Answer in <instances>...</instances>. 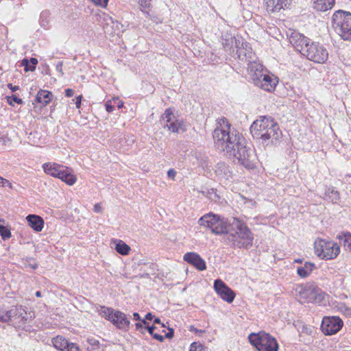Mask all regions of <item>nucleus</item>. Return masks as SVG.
<instances>
[{
    "label": "nucleus",
    "instance_id": "f257e3e1",
    "mask_svg": "<svg viewBox=\"0 0 351 351\" xmlns=\"http://www.w3.org/2000/svg\"><path fill=\"white\" fill-rule=\"evenodd\" d=\"M216 148L228 157H233L247 169L254 167V152L245 145L242 133H214Z\"/></svg>",
    "mask_w": 351,
    "mask_h": 351
},
{
    "label": "nucleus",
    "instance_id": "f03ea898",
    "mask_svg": "<svg viewBox=\"0 0 351 351\" xmlns=\"http://www.w3.org/2000/svg\"><path fill=\"white\" fill-rule=\"evenodd\" d=\"M226 231L227 242L235 248L250 249L253 245L254 234L247 224L237 218L228 221Z\"/></svg>",
    "mask_w": 351,
    "mask_h": 351
},
{
    "label": "nucleus",
    "instance_id": "7ed1b4c3",
    "mask_svg": "<svg viewBox=\"0 0 351 351\" xmlns=\"http://www.w3.org/2000/svg\"><path fill=\"white\" fill-rule=\"evenodd\" d=\"M332 27L343 40H351V13L341 10L336 11L332 17Z\"/></svg>",
    "mask_w": 351,
    "mask_h": 351
},
{
    "label": "nucleus",
    "instance_id": "20e7f679",
    "mask_svg": "<svg viewBox=\"0 0 351 351\" xmlns=\"http://www.w3.org/2000/svg\"><path fill=\"white\" fill-rule=\"evenodd\" d=\"M248 339L250 343L254 346L258 351L278 350V343L276 339L269 333L264 331L250 334Z\"/></svg>",
    "mask_w": 351,
    "mask_h": 351
},
{
    "label": "nucleus",
    "instance_id": "39448f33",
    "mask_svg": "<svg viewBox=\"0 0 351 351\" xmlns=\"http://www.w3.org/2000/svg\"><path fill=\"white\" fill-rule=\"evenodd\" d=\"M45 173L51 176L58 178L69 185H73L77 180L71 169L57 163L47 162L43 165Z\"/></svg>",
    "mask_w": 351,
    "mask_h": 351
},
{
    "label": "nucleus",
    "instance_id": "423d86ee",
    "mask_svg": "<svg viewBox=\"0 0 351 351\" xmlns=\"http://www.w3.org/2000/svg\"><path fill=\"white\" fill-rule=\"evenodd\" d=\"M228 223L225 218L212 213L203 215L198 220L200 226L210 229L215 234H223Z\"/></svg>",
    "mask_w": 351,
    "mask_h": 351
},
{
    "label": "nucleus",
    "instance_id": "0eeeda50",
    "mask_svg": "<svg viewBox=\"0 0 351 351\" xmlns=\"http://www.w3.org/2000/svg\"><path fill=\"white\" fill-rule=\"evenodd\" d=\"M314 248L316 255L325 260L333 259L340 252V247L337 243L325 239L315 241Z\"/></svg>",
    "mask_w": 351,
    "mask_h": 351
},
{
    "label": "nucleus",
    "instance_id": "6e6552de",
    "mask_svg": "<svg viewBox=\"0 0 351 351\" xmlns=\"http://www.w3.org/2000/svg\"><path fill=\"white\" fill-rule=\"evenodd\" d=\"M304 49L303 56H306L309 60L315 63L323 64L328 58V52L324 45L319 43H312Z\"/></svg>",
    "mask_w": 351,
    "mask_h": 351
},
{
    "label": "nucleus",
    "instance_id": "1a4fd4ad",
    "mask_svg": "<svg viewBox=\"0 0 351 351\" xmlns=\"http://www.w3.org/2000/svg\"><path fill=\"white\" fill-rule=\"evenodd\" d=\"M161 123L165 128L171 132L186 131L189 130L188 124L182 119L176 118L171 108H167L161 117Z\"/></svg>",
    "mask_w": 351,
    "mask_h": 351
},
{
    "label": "nucleus",
    "instance_id": "9d476101",
    "mask_svg": "<svg viewBox=\"0 0 351 351\" xmlns=\"http://www.w3.org/2000/svg\"><path fill=\"white\" fill-rule=\"evenodd\" d=\"M8 322L18 329L26 330L27 324L30 322L27 313L22 307H14L8 311Z\"/></svg>",
    "mask_w": 351,
    "mask_h": 351
},
{
    "label": "nucleus",
    "instance_id": "9b49d317",
    "mask_svg": "<svg viewBox=\"0 0 351 351\" xmlns=\"http://www.w3.org/2000/svg\"><path fill=\"white\" fill-rule=\"evenodd\" d=\"M300 295L308 302L317 303L324 299L321 289L314 285H306L300 291Z\"/></svg>",
    "mask_w": 351,
    "mask_h": 351
},
{
    "label": "nucleus",
    "instance_id": "f8f14e48",
    "mask_svg": "<svg viewBox=\"0 0 351 351\" xmlns=\"http://www.w3.org/2000/svg\"><path fill=\"white\" fill-rule=\"evenodd\" d=\"M343 325V321L339 317H324L321 327L324 333L332 335L339 332Z\"/></svg>",
    "mask_w": 351,
    "mask_h": 351
},
{
    "label": "nucleus",
    "instance_id": "ddd939ff",
    "mask_svg": "<svg viewBox=\"0 0 351 351\" xmlns=\"http://www.w3.org/2000/svg\"><path fill=\"white\" fill-rule=\"evenodd\" d=\"M278 130L277 123L271 118L261 117L253 122L250 127V131L252 132H276Z\"/></svg>",
    "mask_w": 351,
    "mask_h": 351
},
{
    "label": "nucleus",
    "instance_id": "4468645a",
    "mask_svg": "<svg viewBox=\"0 0 351 351\" xmlns=\"http://www.w3.org/2000/svg\"><path fill=\"white\" fill-rule=\"evenodd\" d=\"M234 40L238 58L242 61L248 62V63L254 61L255 55L252 52V48L247 43L241 42L240 38H234Z\"/></svg>",
    "mask_w": 351,
    "mask_h": 351
},
{
    "label": "nucleus",
    "instance_id": "2eb2a0df",
    "mask_svg": "<svg viewBox=\"0 0 351 351\" xmlns=\"http://www.w3.org/2000/svg\"><path fill=\"white\" fill-rule=\"evenodd\" d=\"M214 289L222 300L228 303L232 302L235 294L221 280L217 279L214 282Z\"/></svg>",
    "mask_w": 351,
    "mask_h": 351
},
{
    "label": "nucleus",
    "instance_id": "dca6fc26",
    "mask_svg": "<svg viewBox=\"0 0 351 351\" xmlns=\"http://www.w3.org/2000/svg\"><path fill=\"white\" fill-rule=\"evenodd\" d=\"M289 42L295 49L303 55L304 49L309 45V39L298 32H293L289 38Z\"/></svg>",
    "mask_w": 351,
    "mask_h": 351
},
{
    "label": "nucleus",
    "instance_id": "f3484780",
    "mask_svg": "<svg viewBox=\"0 0 351 351\" xmlns=\"http://www.w3.org/2000/svg\"><path fill=\"white\" fill-rule=\"evenodd\" d=\"M247 69L254 84L258 83L260 79L267 73V71L263 68V64L255 60L248 63Z\"/></svg>",
    "mask_w": 351,
    "mask_h": 351
},
{
    "label": "nucleus",
    "instance_id": "a211bd4d",
    "mask_svg": "<svg viewBox=\"0 0 351 351\" xmlns=\"http://www.w3.org/2000/svg\"><path fill=\"white\" fill-rule=\"evenodd\" d=\"M277 84L278 80L276 77L266 73L260 79V82L255 83L254 85L265 91L272 92Z\"/></svg>",
    "mask_w": 351,
    "mask_h": 351
},
{
    "label": "nucleus",
    "instance_id": "6ab92c4d",
    "mask_svg": "<svg viewBox=\"0 0 351 351\" xmlns=\"http://www.w3.org/2000/svg\"><path fill=\"white\" fill-rule=\"evenodd\" d=\"M111 322L119 329L128 331L130 328V322L128 317L124 313L116 311Z\"/></svg>",
    "mask_w": 351,
    "mask_h": 351
},
{
    "label": "nucleus",
    "instance_id": "aec40b11",
    "mask_svg": "<svg viewBox=\"0 0 351 351\" xmlns=\"http://www.w3.org/2000/svg\"><path fill=\"white\" fill-rule=\"evenodd\" d=\"M184 260L188 263L193 265L200 271L205 270L206 265L205 261L199 254L195 252H187L184 255Z\"/></svg>",
    "mask_w": 351,
    "mask_h": 351
},
{
    "label": "nucleus",
    "instance_id": "412c9836",
    "mask_svg": "<svg viewBox=\"0 0 351 351\" xmlns=\"http://www.w3.org/2000/svg\"><path fill=\"white\" fill-rule=\"evenodd\" d=\"M215 173L218 179L221 181L228 180L232 176V171L228 165L224 162H219L215 168Z\"/></svg>",
    "mask_w": 351,
    "mask_h": 351
},
{
    "label": "nucleus",
    "instance_id": "4be33fe9",
    "mask_svg": "<svg viewBox=\"0 0 351 351\" xmlns=\"http://www.w3.org/2000/svg\"><path fill=\"white\" fill-rule=\"evenodd\" d=\"M29 226L36 232H40L44 227L43 219L36 215H29L26 217Z\"/></svg>",
    "mask_w": 351,
    "mask_h": 351
},
{
    "label": "nucleus",
    "instance_id": "5701e85b",
    "mask_svg": "<svg viewBox=\"0 0 351 351\" xmlns=\"http://www.w3.org/2000/svg\"><path fill=\"white\" fill-rule=\"evenodd\" d=\"M264 1L268 12H276L286 5L287 0H264Z\"/></svg>",
    "mask_w": 351,
    "mask_h": 351
},
{
    "label": "nucleus",
    "instance_id": "b1692460",
    "mask_svg": "<svg viewBox=\"0 0 351 351\" xmlns=\"http://www.w3.org/2000/svg\"><path fill=\"white\" fill-rule=\"evenodd\" d=\"M335 0H315L313 3V8L317 11L325 12L331 9Z\"/></svg>",
    "mask_w": 351,
    "mask_h": 351
},
{
    "label": "nucleus",
    "instance_id": "393cba45",
    "mask_svg": "<svg viewBox=\"0 0 351 351\" xmlns=\"http://www.w3.org/2000/svg\"><path fill=\"white\" fill-rule=\"evenodd\" d=\"M52 94L46 90H40L36 95V101L45 106L51 101Z\"/></svg>",
    "mask_w": 351,
    "mask_h": 351
},
{
    "label": "nucleus",
    "instance_id": "a878e982",
    "mask_svg": "<svg viewBox=\"0 0 351 351\" xmlns=\"http://www.w3.org/2000/svg\"><path fill=\"white\" fill-rule=\"evenodd\" d=\"M314 267V263L305 262L303 266L297 268V274L301 278H306L311 274Z\"/></svg>",
    "mask_w": 351,
    "mask_h": 351
},
{
    "label": "nucleus",
    "instance_id": "bb28decb",
    "mask_svg": "<svg viewBox=\"0 0 351 351\" xmlns=\"http://www.w3.org/2000/svg\"><path fill=\"white\" fill-rule=\"evenodd\" d=\"M69 341L62 336H57L52 339V343L57 350L60 351H66V347L69 346Z\"/></svg>",
    "mask_w": 351,
    "mask_h": 351
},
{
    "label": "nucleus",
    "instance_id": "cd10ccee",
    "mask_svg": "<svg viewBox=\"0 0 351 351\" xmlns=\"http://www.w3.org/2000/svg\"><path fill=\"white\" fill-rule=\"evenodd\" d=\"M325 198L332 204H336L339 200L340 195L334 187H328L325 192Z\"/></svg>",
    "mask_w": 351,
    "mask_h": 351
},
{
    "label": "nucleus",
    "instance_id": "c85d7f7f",
    "mask_svg": "<svg viewBox=\"0 0 351 351\" xmlns=\"http://www.w3.org/2000/svg\"><path fill=\"white\" fill-rule=\"evenodd\" d=\"M231 124L225 117H221L217 120V126L214 132H230Z\"/></svg>",
    "mask_w": 351,
    "mask_h": 351
},
{
    "label": "nucleus",
    "instance_id": "c756f323",
    "mask_svg": "<svg viewBox=\"0 0 351 351\" xmlns=\"http://www.w3.org/2000/svg\"><path fill=\"white\" fill-rule=\"evenodd\" d=\"M116 251L121 255H127L130 251V247L123 241L119 240L115 245Z\"/></svg>",
    "mask_w": 351,
    "mask_h": 351
},
{
    "label": "nucleus",
    "instance_id": "7c9ffc66",
    "mask_svg": "<svg viewBox=\"0 0 351 351\" xmlns=\"http://www.w3.org/2000/svg\"><path fill=\"white\" fill-rule=\"evenodd\" d=\"M37 64L38 60L34 58H32L29 61L27 59H23L21 62L22 66L25 67V71H34Z\"/></svg>",
    "mask_w": 351,
    "mask_h": 351
},
{
    "label": "nucleus",
    "instance_id": "2f4dec72",
    "mask_svg": "<svg viewBox=\"0 0 351 351\" xmlns=\"http://www.w3.org/2000/svg\"><path fill=\"white\" fill-rule=\"evenodd\" d=\"M39 134L40 133H25V134L27 136L26 142L32 145L38 146L40 140V136H38Z\"/></svg>",
    "mask_w": 351,
    "mask_h": 351
},
{
    "label": "nucleus",
    "instance_id": "473e14b6",
    "mask_svg": "<svg viewBox=\"0 0 351 351\" xmlns=\"http://www.w3.org/2000/svg\"><path fill=\"white\" fill-rule=\"evenodd\" d=\"M115 312L116 311L113 310L112 308H107L105 306L101 307L100 310V314L106 319L110 322L112 321Z\"/></svg>",
    "mask_w": 351,
    "mask_h": 351
},
{
    "label": "nucleus",
    "instance_id": "72a5a7b5",
    "mask_svg": "<svg viewBox=\"0 0 351 351\" xmlns=\"http://www.w3.org/2000/svg\"><path fill=\"white\" fill-rule=\"evenodd\" d=\"M339 239L343 241L344 247L351 251V233L346 232L343 236H339Z\"/></svg>",
    "mask_w": 351,
    "mask_h": 351
},
{
    "label": "nucleus",
    "instance_id": "f704fd0d",
    "mask_svg": "<svg viewBox=\"0 0 351 351\" xmlns=\"http://www.w3.org/2000/svg\"><path fill=\"white\" fill-rule=\"evenodd\" d=\"M3 223L4 220L0 219V235L3 240H5L11 237V232L9 229L4 226Z\"/></svg>",
    "mask_w": 351,
    "mask_h": 351
},
{
    "label": "nucleus",
    "instance_id": "c9c22d12",
    "mask_svg": "<svg viewBox=\"0 0 351 351\" xmlns=\"http://www.w3.org/2000/svg\"><path fill=\"white\" fill-rule=\"evenodd\" d=\"M7 101L8 104L11 106H14V103L21 104L23 102L21 99L19 98L15 95L7 97Z\"/></svg>",
    "mask_w": 351,
    "mask_h": 351
},
{
    "label": "nucleus",
    "instance_id": "e433bc0d",
    "mask_svg": "<svg viewBox=\"0 0 351 351\" xmlns=\"http://www.w3.org/2000/svg\"><path fill=\"white\" fill-rule=\"evenodd\" d=\"M8 311L5 310L3 308L0 306V322L7 323L9 317H8Z\"/></svg>",
    "mask_w": 351,
    "mask_h": 351
},
{
    "label": "nucleus",
    "instance_id": "4c0bfd02",
    "mask_svg": "<svg viewBox=\"0 0 351 351\" xmlns=\"http://www.w3.org/2000/svg\"><path fill=\"white\" fill-rule=\"evenodd\" d=\"M25 267H30L33 269H36L38 267V264L36 263L33 258H29L26 260V263H25Z\"/></svg>",
    "mask_w": 351,
    "mask_h": 351
},
{
    "label": "nucleus",
    "instance_id": "58836bf2",
    "mask_svg": "<svg viewBox=\"0 0 351 351\" xmlns=\"http://www.w3.org/2000/svg\"><path fill=\"white\" fill-rule=\"evenodd\" d=\"M66 351H81L77 344L74 343H69V346L66 347Z\"/></svg>",
    "mask_w": 351,
    "mask_h": 351
},
{
    "label": "nucleus",
    "instance_id": "ea45409f",
    "mask_svg": "<svg viewBox=\"0 0 351 351\" xmlns=\"http://www.w3.org/2000/svg\"><path fill=\"white\" fill-rule=\"evenodd\" d=\"M190 351H204V348L203 346H202L200 344L198 346H196V343H193L191 346Z\"/></svg>",
    "mask_w": 351,
    "mask_h": 351
},
{
    "label": "nucleus",
    "instance_id": "a19ab883",
    "mask_svg": "<svg viewBox=\"0 0 351 351\" xmlns=\"http://www.w3.org/2000/svg\"><path fill=\"white\" fill-rule=\"evenodd\" d=\"M10 140L4 133H0V145H5Z\"/></svg>",
    "mask_w": 351,
    "mask_h": 351
},
{
    "label": "nucleus",
    "instance_id": "79ce46f5",
    "mask_svg": "<svg viewBox=\"0 0 351 351\" xmlns=\"http://www.w3.org/2000/svg\"><path fill=\"white\" fill-rule=\"evenodd\" d=\"M257 135V138H261L263 141H265L270 138L269 133H255Z\"/></svg>",
    "mask_w": 351,
    "mask_h": 351
},
{
    "label": "nucleus",
    "instance_id": "37998d69",
    "mask_svg": "<svg viewBox=\"0 0 351 351\" xmlns=\"http://www.w3.org/2000/svg\"><path fill=\"white\" fill-rule=\"evenodd\" d=\"M189 330L192 332H195L196 335H197L199 336H202V335L205 332V330H198L197 328H195L193 326H190Z\"/></svg>",
    "mask_w": 351,
    "mask_h": 351
},
{
    "label": "nucleus",
    "instance_id": "c03bdc74",
    "mask_svg": "<svg viewBox=\"0 0 351 351\" xmlns=\"http://www.w3.org/2000/svg\"><path fill=\"white\" fill-rule=\"evenodd\" d=\"M62 66H63V62H59L56 64V71L58 73H60L61 76H63V75H64V73H63V71H62Z\"/></svg>",
    "mask_w": 351,
    "mask_h": 351
},
{
    "label": "nucleus",
    "instance_id": "a18cd8bd",
    "mask_svg": "<svg viewBox=\"0 0 351 351\" xmlns=\"http://www.w3.org/2000/svg\"><path fill=\"white\" fill-rule=\"evenodd\" d=\"M342 312L347 316H351V308L343 306L341 308Z\"/></svg>",
    "mask_w": 351,
    "mask_h": 351
},
{
    "label": "nucleus",
    "instance_id": "49530a36",
    "mask_svg": "<svg viewBox=\"0 0 351 351\" xmlns=\"http://www.w3.org/2000/svg\"><path fill=\"white\" fill-rule=\"evenodd\" d=\"M176 175V171L173 169H170L167 172V176L169 178L174 180Z\"/></svg>",
    "mask_w": 351,
    "mask_h": 351
},
{
    "label": "nucleus",
    "instance_id": "de8ad7c7",
    "mask_svg": "<svg viewBox=\"0 0 351 351\" xmlns=\"http://www.w3.org/2000/svg\"><path fill=\"white\" fill-rule=\"evenodd\" d=\"M1 186H9L10 189H12V184L9 182V180H6V179H5V178H3V180H2V182H1Z\"/></svg>",
    "mask_w": 351,
    "mask_h": 351
},
{
    "label": "nucleus",
    "instance_id": "09e8293b",
    "mask_svg": "<svg viewBox=\"0 0 351 351\" xmlns=\"http://www.w3.org/2000/svg\"><path fill=\"white\" fill-rule=\"evenodd\" d=\"M93 210H94V212L97 213H101L102 207H101V204L99 203L95 204L94 206V208H93Z\"/></svg>",
    "mask_w": 351,
    "mask_h": 351
},
{
    "label": "nucleus",
    "instance_id": "8fccbe9b",
    "mask_svg": "<svg viewBox=\"0 0 351 351\" xmlns=\"http://www.w3.org/2000/svg\"><path fill=\"white\" fill-rule=\"evenodd\" d=\"M106 109L108 112H111L114 110V106L110 104V101L106 102Z\"/></svg>",
    "mask_w": 351,
    "mask_h": 351
},
{
    "label": "nucleus",
    "instance_id": "3c124183",
    "mask_svg": "<svg viewBox=\"0 0 351 351\" xmlns=\"http://www.w3.org/2000/svg\"><path fill=\"white\" fill-rule=\"evenodd\" d=\"M153 338L162 342L164 341V337L162 335H158L157 333H154L153 335H152Z\"/></svg>",
    "mask_w": 351,
    "mask_h": 351
},
{
    "label": "nucleus",
    "instance_id": "603ef678",
    "mask_svg": "<svg viewBox=\"0 0 351 351\" xmlns=\"http://www.w3.org/2000/svg\"><path fill=\"white\" fill-rule=\"evenodd\" d=\"M65 95L68 97H71L74 95V90L71 88H67L65 90Z\"/></svg>",
    "mask_w": 351,
    "mask_h": 351
},
{
    "label": "nucleus",
    "instance_id": "864d4df0",
    "mask_svg": "<svg viewBox=\"0 0 351 351\" xmlns=\"http://www.w3.org/2000/svg\"><path fill=\"white\" fill-rule=\"evenodd\" d=\"M82 99V95H79L76 98L75 106H76L77 108H80Z\"/></svg>",
    "mask_w": 351,
    "mask_h": 351
},
{
    "label": "nucleus",
    "instance_id": "5fc2aeb1",
    "mask_svg": "<svg viewBox=\"0 0 351 351\" xmlns=\"http://www.w3.org/2000/svg\"><path fill=\"white\" fill-rule=\"evenodd\" d=\"M169 332L165 334V337L167 339H171L173 336V330L171 328H169Z\"/></svg>",
    "mask_w": 351,
    "mask_h": 351
},
{
    "label": "nucleus",
    "instance_id": "6e6d98bb",
    "mask_svg": "<svg viewBox=\"0 0 351 351\" xmlns=\"http://www.w3.org/2000/svg\"><path fill=\"white\" fill-rule=\"evenodd\" d=\"M146 328L151 335H153L154 334V330L156 329V327L154 326H147Z\"/></svg>",
    "mask_w": 351,
    "mask_h": 351
},
{
    "label": "nucleus",
    "instance_id": "4d7b16f0",
    "mask_svg": "<svg viewBox=\"0 0 351 351\" xmlns=\"http://www.w3.org/2000/svg\"><path fill=\"white\" fill-rule=\"evenodd\" d=\"M8 86L12 92H15L19 88L18 86H13L12 84H8Z\"/></svg>",
    "mask_w": 351,
    "mask_h": 351
},
{
    "label": "nucleus",
    "instance_id": "13d9d810",
    "mask_svg": "<svg viewBox=\"0 0 351 351\" xmlns=\"http://www.w3.org/2000/svg\"><path fill=\"white\" fill-rule=\"evenodd\" d=\"M88 342L92 346H97L99 344V341L94 339H88Z\"/></svg>",
    "mask_w": 351,
    "mask_h": 351
},
{
    "label": "nucleus",
    "instance_id": "bf43d9fd",
    "mask_svg": "<svg viewBox=\"0 0 351 351\" xmlns=\"http://www.w3.org/2000/svg\"><path fill=\"white\" fill-rule=\"evenodd\" d=\"M133 318L134 320H141V318L138 313H133Z\"/></svg>",
    "mask_w": 351,
    "mask_h": 351
},
{
    "label": "nucleus",
    "instance_id": "052dcab7",
    "mask_svg": "<svg viewBox=\"0 0 351 351\" xmlns=\"http://www.w3.org/2000/svg\"><path fill=\"white\" fill-rule=\"evenodd\" d=\"M154 316L151 313H147L145 315V319L152 320L153 319Z\"/></svg>",
    "mask_w": 351,
    "mask_h": 351
},
{
    "label": "nucleus",
    "instance_id": "680f3d73",
    "mask_svg": "<svg viewBox=\"0 0 351 351\" xmlns=\"http://www.w3.org/2000/svg\"><path fill=\"white\" fill-rule=\"evenodd\" d=\"M136 330L143 329V325L141 322H138L135 324Z\"/></svg>",
    "mask_w": 351,
    "mask_h": 351
},
{
    "label": "nucleus",
    "instance_id": "e2e57ef3",
    "mask_svg": "<svg viewBox=\"0 0 351 351\" xmlns=\"http://www.w3.org/2000/svg\"><path fill=\"white\" fill-rule=\"evenodd\" d=\"M123 106V103L121 101H119L118 103H117V107L119 108H121Z\"/></svg>",
    "mask_w": 351,
    "mask_h": 351
},
{
    "label": "nucleus",
    "instance_id": "0e129e2a",
    "mask_svg": "<svg viewBox=\"0 0 351 351\" xmlns=\"http://www.w3.org/2000/svg\"><path fill=\"white\" fill-rule=\"evenodd\" d=\"M154 322L155 324H161V322H160V319L159 318H158V317H156V318H155V319H154Z\"/></svg>",
    "mask_w": 351,
    "mask_h": 351
},
{
    "label": "nucleus",
    "instance_id": "69168bd1",
    "mask_svg": "<svg viewBox=\"0 0 351 351\" xmlns=\"http://www.w3.org/2000/svg\"><path fill=\"white\" fill-rule=\"evenodd\" d=\"M35 295L36 297L40 298L41 297V292L40 291H38L36 292Z\"/></svg>",
    "mask_w": 351,
    "mask_h": 351
},
{
    "label": "nucleus",
    "instance_id": "338daca9",
    "mask_svg": "<svg viewBox=\"0 0 351 351\" xmlns=\"http://www.w3.org/2000/svg\"><path fill=\"white\" fill-rule=\"evenodd\" d=\"M141 323L142 324V325H143V324L144 325H147V322H146L145 319H141Z\"/></svg>",
    "mask_w": 351,
    "mask_h": 351
},
{
    "label": "nucleus",
    "instance_id": "774afa93",
    "mask_svg": "<svg viewBox=\"0 0 351 351\" xmlns=\"http://www.w3.org/2000/svg\"><path fill=\"white\" fill-rule=\"evenodd\" d=\"M112 23L113 25H115L117 27H118V26L119 25L118 22H115V23L114 22H112Z\"/></svg>",
    "mask_w": 351,
    "mask_h": 351
}]
</instances>
